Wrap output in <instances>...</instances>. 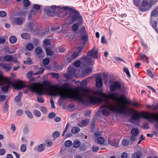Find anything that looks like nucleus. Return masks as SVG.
<instances>
[{"label": "nucleus", "mask_w": 158, "mask_h": 158, "mask_svg": "<svg viewBox=\"0 0 158 158\" xmlns=\"http://www.w3.org/2000/svg\"><path fill=\"white\" fill-rule=\"evenodd\" d=\"M119 99L120 100V103L122 105H125L127 106L126 104H129L132 105L137 107L140 106V104L137 102H131L129 101L127 99V97L123 94H119Z\"/></svg>", "instance_id": "4"}, {"label": "nucleus", "mask_w": 158, "mask_h": 158, "mask_svg": "<svg viewBox=\"0 0 158 158\" xmlns=\"http://www.w3.org/2000/svg\"><path fill=\"white\" fill-rule=\"evenodd\" d=\"M45 10L49 16H57L60 14V6L52 5L46 7Z\"/></svg>", "instance_id": "3"}, {"label": "nucleus", "mask_w": 158, "mask_h": 158, "mask_svg": "<svg viewBox=\"0 0 158 158\" xmlns=\"http://www.w3.org/2000/svg\"><path fill=\"white\" fill-rule=\"evenodd\" d=\"M131 132V135L130 136V144L131 145L136 140L138 135L139 133V131L138 128H133Z\"/></svg>", "instance_id": "6"}, {"label": "nucleus", "mask_w": 158, "mask_h": 158, "mask_svg": "<svg viewBox=\"0 0 158 158\" xmlns=\"http://www.w3.org/2000/svg\"><path fill=\"white\" fill-rule=\"evenodd\" d=\"M69 127V123H67L66 127H65L63 132L62 135L63 136H65L66 138H68L69 137V132L68 131V129Z\"/></svg>", "instance_id": "19"}, {"label": "nucleus", "mask_w": 158, "mask_h": 158, "mask_svg": "<svg viewBox=\"0 0 158 158\" xmlns=\"http://www.w3.org/2000/svg\"><path fill=\"white\" fill-rule=\"evenodd\" d=\"M45 48L47 54L48 55L50 56L52 55L53 52L50 48H46L45 47Z\"/></svg>", "instance_id": "33"}, {"label": "nucleus", "mask_w": 158, "mask_h": 158, "mask_svg": "<svg viewBox=\"0 0 158 158\" xmlns=\"http://www.w3.org/2000/svg\"><path fill=\"white\" fill-rule=\"evenodd\" d=\"M23 94L21 92L19 93L17 96L15 98L14 100L16 102H19L20 101L21 98Z\"/></svg>", "instance_id": "26"}, {"label": "nucleus", "mask_w": 158, "mask_h": 158, "mask_svg": "<svg viewBox=\"0 0 158 158\" xmlns=\"http://www.w3.org/2000/svg\"><path fill=\"white\" fill-rule=\"evenodd\" d=\"M27 146L25 144H23L21 145L20 148V150L21 152H24L26 151Z\"/></svg>", "instance_id": "35"}, {"label": "nucleus", "mask_w": 158, "mask_h": 158, "mask_svg": "<svg viewBox=\"0 0 158 158\" xmlns=\"http://www.w3.org/2000/svg\"><path fill=\"white\" fill-rule=\"evenodd\" d=\"M42 50L41 48L40 47H37L35 48V52L38 54H40L42 53Z\"/></svg>", "instance_id": "43"}, {"label": "nucleus", "mask_w": 158, "mask_h": 158, "mask_svg": "<svg viewBox=\"0 0 158 158\" xmlns=\"http://www.w3.org/2000/svg\"><path fill=\"white\" fill-rule=\"evenodd\" d=\"M14 87L15 88L20 89L25 87L24 84L21 81H17L14 85Z\"/></svg>", "instance_id": "13"}, {"label": "nucleus", "mask_w": 158, "mask_h": 158, "mask_svg": "<svg viewBox=\"0 0 158 158\" xmlns=\"http://www.w3.org/2000/svg\"><path fill=\"white\" fill-rule=\"evenodd\" d=\"M13 24L21 25L25 21V19L23 17H13L10 18Z\"/></svg>", "instance_id": "9"}, {"label": "nucleus", "mask_w": 158, "mask_h": 158, "mask_svg": "<svg viewBox=\"0 0 158 158\" xmlns=\"http://www.w3.org/2000/svg\"><path fill=\"white\" fill-rule=\"evenodd\" d=\"M23 5L25 7H27L30 5V1L28 0H23Z\"/></svg>", "instance_id": "42"}, {"label": "nucleus", "mask_w": 158, "mask_h": 158, "mask_svg": "<svg viewBox=\"0 0 158 158\" xmlns=\"http://www.w3.org/2000/svg\"><path fill=\"white\" fill-rule=\"evenodd\" d=\"M6 85V86L2 87V89L4 92L7 91L10 85L6 79L2 76L0 75V86Z\"/></svg>", "instance_id": "8"}, {"label": "nucleus", "mask_w": 158, "mask_h": 158, "mask_svg": "<svg viewBox=\"0 0 158 158\" xmlns=\"http://www.w3.org/2000/svg\"><path fill=\"white\" fill-rule=\"evenodd\" d=\"M26 48L28 50L31 51L34 48V46L32 44L30 43L28 44L26 46Z\"/></svg>", "instance_id": "41"}, {"label": "nucleus", "mask_w": 158, "mask_h": 158, "mask_svg": "<svg viewBox=\"0 0 158 158\" xmlns=\"http://www.w3.org/2000/svg\"><path fill=\"white\" fill-rule=\"evenodd\" d=\"M6 15V12L4 11H0V16L2 18L5 17Z\"/></svg>", "instance_id": "56"}, {"label": "nucleus", "mask_w": 158, "mask_h": 158, "mask_svg": "<svg viewBox=\"0 0 158 158\" xmlns=\"http://www.w3.org/2000/svg\"><path fill=\"white\" fill-rule=\"evenodd\" d=\"M13 59V57L11 55H6L4 56V59L6 61H10L12 60Z\"/></svg>", "instance_id": "37"}, {"label": "nucleus", "mask_w": 158, "mask_h": 158, "mask_svg": "<svg viewBox=\"0 0 158 158\" xmlns=\"http://www.w3.org/2000/svg\"><path fill=\"white\" fill-rule=\"evenodd\" d=\"M139 55L141 59L143 61L145 60V59H148V58L145 55L140 53L139 54Z\"/></svg>", "instance_id": "55"}, {"label": "nucleus", "mask_w": 158, "mask_h": 158, "mask_svg": "<svg viewBox=\"0 0 158 158\" xmlns=\"http://www.w3.org/2000/svg\"><path fill=\"white\" fill-rule=\"evenodd\" d=\"M96 86L98 88H100L102 86V80L101 77L98 76L96 77Z\"/></svg>", "instance_id": "16"}, {"label": "nucleus", "mask_w": 158, "mask_h": 158, "mask_svg": "<svg viewBox=\"0 0 158 158\" xmlns=\"http://www.w3.org/2000/svg\"><path fill=\"white\" fill-rule=\"evenodd\" d=\"M78 12L73 7L70 8V17L71 18V23H74L80 17Z\"/></svg>", "instance_id": "7"}, {"label": "nucleus", "mask_w": 158, "mask_h": 158, "mask_svg": "<svg viewBox=\"0 0 158 158\" xmlns=\"http://www.w3.org/2000/svg\"><path fill=\"white\" fill-rule=\"evenodd\" d=\"M28 87L31 91L41 95L44 93L50 95H60V98L66 100L69 98V83H65L61 86L51 85L50 83L45 82L43 84L33 83Z\"/></svg>", "instance_id": "2"}, {"label": "nucleus", "mask_w": 158, "mask_h": 158, "mask_svg": "<svg viewBox=\"0 0 158 158\" xmlns=\"http://www.w3.org/2000/svg\"><path fill=\"white\" fill-rule=\"evenodd\" d=\"M40 110L41 111L44 113L45 114L47 112L46 108L44 106H41L40 108Z\"/></svg>", "instance_id": "49"}, {"label": "nucleus", "mask_w": 158, "mask_h": 158, "mask_svg": "<svg viewBox=\"0 0 158 158\" xmlns=\"http://www.w3.org/2000/svg\"><path fill=\"white\" fill-rule=\"evenodd\" d=\"M83 31L84 34L81 35V40L83 41V44H85L88 41V35L86 32L84 27L83 28Z\"/></svg>", "instance_id": "12"}, {"label": "nucleus", "mask_w": 158, "mask_h": 158, "mask_svg": "<svg viewBox=\"0 0 158 158\" xmlns=\"http://www.w3.org/2000/svg\"><path fill=\"white\" fill-rule=\"evenodd\" d=\"M82 59H83L84 60H87V64L89 65H93L94 64V61L91 58H89L88 59H86V56H85V57H83Z\"/></svg>", "instance_id": "28"}, {"label": "nucleus", "mask_w": 158, "mask_h": 158, "mask_svg": "<svg viewBox=\"0 0 158 158\" xmlns=\"http://www.w3.org/2000/svg\"><path fill=\"white\" fill-rule=\"evenodd\" d=\"M70 70V78L71 76L72 77L76 73V70L74 69L71 68Z\"/></svg>", "instance_id": "36"}, {"label": "nucleus", "mask_w": 158, "mask_h": 158, "mask_svg": "<svg viewBox=\"0 0 158 158\" xmlns=\"http://www.w3.org/2000/svg\"><path fill=\"white\" fill-rule=\"evenodd\" d=\"M9 97H7V100L4 103L3 105L4 112L5 113L6 112L9 108V106L7 105V101L8 100Z\"/></svg>", "instance_id": "27"}, {"label": "nucleus", "mask_w": 158, "mask_h": 158, "mask_svg": "<svg viewBox=\"0 0 158 158\" xmlns=\"http://www.w3.org/2000/svg\"><path fill=\"white\" fill-rule=\"evenodd\" d=\"M0 66L6 71H9L11 69V66L6 64H0Z\"/></svg>", "instance_id": "20"}, {"label": "nucleus", "mask_w": 158, "mask_h": 158, "mask_svg": "<svg viewBox=\"0 0 158 158\" xmlns=\"http://www.w3.org/2000/svg\"><path fill=\"white\" fill-rule=\"evenodd\" d=\"M143 117L145 119L149 120L151 123H154L156 121H158V113H145L142 114Z\"/></svg>", "instance_id": "5"}, {"label": "nucleus", "mask_w": 158, "mask_h": 158, "mask_svg": "<svg viewBox=\"0 0 158 158\" xmlns=\"http://www.w3.org/2000/svg\"><path fill=\"white\" fill-rule=\"evenodd\" d=\"M80 131V129L77 127H73L71 130L72 132L74 134H77Z\"/></svg>", "instance_id": "32"}, {"label": "nucleus", "mask_w": 158, "mask_h": 158, "mask_svg": "<svg viewBox=\"0 0 158 158\" xmlns=\"http://www.w3.org/2000/svg\"><path fill=\"white\" fill-rule=\"evenodd\" d=\"M152 18L156 17L158 16V8H155L154 9L151 14Z\"/></svg>", "instance_id": "24"}, {"label": "nucleus", "mask_w": 158, "mask_h": 158, "mask_svg": "<svg viewBox=\"0 0 158 158\" xmlns=\"http://www.w3.org/2000/svg\"><path fill=\"white\" fill-rule=\"evenodd\" d=\"M44 45V46L49 45L50 44V42L49 40L46 39L45 40L43 41Z\"/></svg>", "instance_id": "54"}, {"label": "nucleus", "mask_w": 158, "mask_h": 158, "mask_svg": "<svg viewBox=\"0 0 158 158\" xmlns=\"http://www.w3.org/2000/svg\"><path fill=\"white\" fill-rule=\"evenodd\" d=\"M34 115L37 117H39L41 116V113L40 111L37 110H34L33 112Z\"/></svg>", "instance_id": "45"}, {"label": "nucleus", "mask_w": 158, "mask_h": 158, "mask_svg": "<svg viewBox=\"0 0 158 158\" xmlns=\"http://www.w3.org/2000/svg\"><path fill=\"white\" fill-rule=\"evenodd\" d=\"M70 88V99L72 98L78 100L83 103L85 102L98 104L103 101L107 102L109 98L114 102H106L100 107L102 114L106 116L110 114L109 110L118 112L120 114L127 115L134 112V110L128 106L122 105L119 99V94L117 93H112L108 95L97 90L95 91L86 88L79 87L76 89L72 93Z\"/></svg>", "instance_id": "1"}, {"label": "nucleus", "mask_w": 158, "mask_h": 158, "mask_svg": "<svg viewBox=\"0 0 158 158\" xmlns=\"http://www.w3.org/2000/svg\"><path fill=\"white\" fill-rule=\"evenodd\" d=\"M89 122V121L86 119L83 120L81 121V123L84 126L86 125Z\"/></svg>", "instance_id": "64"}, {"label": "nucleus", "mask_w": 158, "mask_h": 158, "mask_svg": "<svg viewBox=\"0 0 158 158\" xmlns=\"http://www.w3.org/2000/svg\"><path fill=\"white\" fill-rule=\"evenodd\" d=\"M98 143L100 144H103L104 142V139L102 137H98L97 139Z\"/></svg>", "instance_id": "34"}, {"label": "nucleus", "mask_w": 158, "mask_h": 158, "mask_svg": "<svg viewBox=\"0 0 158 158\" xmlns=\"http://www.w3.org/2000/svg\"><path fill=\"white\" fill-rule=\"evenodd\" d=\"M84 47L83 46H80L77 47V49L78 50V52H77L78 54L79 55L81 53V52L83 50V49Z\"/></svg>", "instance_id": "52"}, {"label": "nucleus", "mask_w": 158, "mask_h": 158, "mask_svg": "<svg viewBox=\"0 0 158 158\" xmlns=\"http://www.w3.org/2000/svg\"><path fill=\"white\" fill-rule=\"evenodd\" d=\"M36 12L34 9H32L30 13L28 14V18L29 19H31V15H35L36 13Z\"/></svg>", "instance_id": "47"}, {"label": "nucleus", "mask_w": 158, "mask_h": 158, "mask_svg": "<svg viewBox=\"0 0 158 158\" xmlns=\"http://www.w3.org/2000/svg\"><path fill=\"white\" fill-rule=\"evenodd\" d=\"M120 87L121 85L118 81L115 82L113 85H110V90L112 91H114L116 89L120 88Z\"/></svg>", "instance_id": "14"}, {"label": "nucleus", "mask_w": 158, "mask_h": 158, "mask_svg": "<svg viewBox=\"0 0 158 158\" xmlns=\"http://www.w3.org/2000/svg\"><path fill=\"white\" fill-rule=\"evenodd\" d=\"M25 114L30 118H33V115L32 113L29 110H26L25 111Z\"/></svg>", "instance_id": "38"}, {"label": "nucleus", "mask_w": 158, "mask_h": 158, "mask_svg": "<svg viewBox=\"0 0 158 158\" xmlns=\"http://www.w3.org/2000/svg\"><path fill=\"white\" fill-rule=\"evenodd\" d=\"M81 64V62L80 60H76L73 63V65L76 67H79Z\"/></svg>", "instance_id": "50"}, {"label": "nucleus", "mask_w": 158, "mask_h": 158, "mask_svg": "<svg viewBox=\"0 0 158 158\" xmlns=\"http://www.w3.org/2000/svg\"><path fill=\"white\" fill-rule=\"evenodd\" d=\"M17 40L16 38L14 36H11L9 38V41L11 44L15 43Z\"/></svg>", "instance_id": "29"}, {"label": "nucleus", "mask_w": 158, "mask_h": 158, "mask_svg": "<svg viewBox=\"0 0 158 158\" xmlns=\"http://www.w3.org/2000/svg\"><path fill=\"white\" fill-rule=\"evenodd\" d=\"M122 144L123 146H127L129 145V142L127 140L124 139L122 142Z\"/></svg>", "instance_id": "46"}, {"label": "nucleus", "mask_w": 158, "mask_h": 158, "mask_svg": "<svg viewBox=\"0 0 158 158\" xmlns=\"http://www.w3.org/2000/svg\"><path fill=\"white\" fill-rule=\"evenodd\" d=\"M81 142L78 140H75L73 143V147L75 148H78L81 145Z\"/></svg>", "instance_id": "30"}, {"label": "nucleus", "mask_w": 158, "mask_h": 158, "mask_svg": "<svg viewBox=\"0 0 158 158\" xmlns=\"http://www.w3.org/2000/svg\"><path fill=\"white\" fill-rule=\"evenodd\" d=\"M134 110V112H131L130 114H127L125 115H127L130 114H133V113H135V114H133L132 115L131 118L133 120H136L139 119L140 117V114L138 113H136V112L135 110L132 109Z\"/></svg>", "instance_id": "15"}, {"label": "nucleus", "mask_w": 158, "mask_h": 158, "mask_svg": "<svg viewBox=\"0 0 158 158\" xmlns=\"http://www.w3.org/2000/svg\"><path fill=\"white\" fill-rule=\"evenodd\" d=\"M21 37L25 39H28L30 38V35L27 33H23L21 34Z\"/></svg>", "instance_id": "31"}, {"label": "nucleus", "mask_w": 158, "mask_h": 158, "mask_svg": "<svg viewBox=\"0 0 158 158\" xmlns=\"http://www.w3.org/2000/svg\"><path fill=\"white\" fill-rule=\"evenodd\" d=\"M157 1L158 0H150V7H151L153 5L155 4Z\"/></svg>", "instance_id": "61"}, {"label": "nucleus", "mask_w": 158, "mask_h": 158, "mask_svg": "<svg viewBox=\"0 0 158 158\" xmlns=\"http://www.w3.org/2000/svg\"><path fill=\"white\" fill-rule=\"evenodd\" d=\"M7 97L6 96L4 95H0V102H4L5 100H7Z\"/></svg>", "instance_id": "44"}, {"label": "nucleus", "mask_w": 158, "mask_h": 158, "mask_svg": "<svg viewBox=\"0 0 158 158\" xmlns=\"http://www.w3.org/2000/svg\"><path fill=\"white\" fill-rule=\"evenodd\" d=\"M60 135V132L58 131H56L54 132L52 134V137L55 139L58 138Z\"/></svg>", "instance_id": "39"}, {"label": "nucleus", "mask_w": 158, "mask_h": 158, "mask_svg": "<svg viewBox=\"0 0 158 158\" xmlns=\"http://www.w3.org/2000/svg\"><path fill=\"white\" fill-rule=\"evenodd\" d=\"M79 28L78 25L76 23L74 24L72 26V30L74 31H76Z\"/></svg>", "instance_id": "40"}, {"label": "nucleus", "mask_w": 158, "mask_h": 158, "mask_svg": "<svg viewBox=\"0 0 158 158\" xmlns=\"http://www.w3.org/2000/svg\"><path fill=\"white\" fill-rule=\"evenodd\" d=\"M79 56V55L77 52H73L71 55V58H70V61L73 60Z\"/></svg>", "instance_id": "23"}, {"label": "nucleus", "mask_w": 158, "mask_h": 158, "mask_svg": "<svg viewBox=\"0 0 158 158\" xmlns=\"http://www.w3.org/2000/svg\"><path fill=\"white\" fill-rule=\"evenodd\" d=\"M99 149V148L95 145H94L92 147V151L94 152H96Z\"/></svg>", "instance_id": "51"}, {"label": "nucleus", "mask_w": 158, "mask_h": 158, "mask_svg": "<svg viewBox=\"0 0 158 158\" xmlns=\"http://www.w3.org/2000/svg\"><path fill=\"white\" fill-rule=\"evenodd\" d=\"M69 23H67L64 24L62 27L61 31L63 32H64L67 31L69 30Z\"/></svg>", "instance_id": "22"}, {"label": "nucleus", "mask_w": 158, "mask_h": 158, "mask_svg": "<svg viewBox=\"0 0 158 158\" xmlns=\"http://www.w3.org/2000/svg\"><path fill=\"white\" fill-rule=\"evenodd\" d=\"M123 70L126 73L127 75L128 76V77H131V75L128 69L127 68H124L123 69Z\"/></svg>", "instance_id": "58"}, {"label": "nucleus", "mask_w": 158, "mask_h": 158, "mask_svg": "<svg viewBox=\"0 0 158 158\" xmlns=\"http://www.w3.org/2000/svg\"><path fill=\"white\" fill-rule=\"evenodd\" d=\"M32 62L31 59L29 57H28L27 58V61H24V63L26 64H31Z\"/></svg>", "instance_id": "53"}, {"label": "nucleus", "mask_w": 158, "mask_h": 158, "mask_svg": "<svg viewBox=\"0 0 158 158\" xmlns=\"http://www.w3.org/2000/svg\"><path fill=\"white\" fill-rule=\"evenodd\" d=\"M23 114V111L22 110H19L16 112V115L17 116H22Z\"/></svg>", "instance_id": "48"}, {"label": "nucleus", "mask_w": 158, "mask_h": 158, "mask_svg": "<svg viewBox=\"0 0 158 158\" xmlns=\"http://www.w3.org/2000/svg\"><path fill=\"white\" fill-rule=\"evenodd\" d=\"M142 155V153L141 152L138 151L135 152L132 155V158H140V156Z\"/></svg>", "instance_id": "21"}, {"label": "nucleus", "mask_w": 158, "mask_h": 158, "mask_svg": "<svg viewBox=\"0 0 158 158\" xmlns=\"http://www.w3.org/2000/svg\"><path fill=\"white\" fill-rule=\"evenodd\" d=\"M49 61L50 60L48 59L45 58L43 60V64L46 65L49 63Z\"/></svg>", "instance_id": "60"}, {"label": "nucleus", "mask_w": 158, "mask_h": 158, "mask_svg": "<svg viewBox=\"0 0 158 158\" xmlns=\"http://www.w3.org/2000/svg\"><path fill=\"white\" fill-rule=\"evenodd\" d=\"M151 22L152 26L154 29H156L157 25V21H153L152 20Z\"/></svg>", "instance_id": "59"}, {"label": "nucleus", "mask_w": 158, "mask_h": 158, "mask_svg": "<svg viewBox=\"0 0 158 158\" xmlns=\"http://www.w3.org/2000/svg\"><path fill=\"white\" fill-rule=\"evenodd\" d=\"M32 71H30L27 74L26 76L28 78H30L33 75H35Z\"/></svg>", "instance_id": "62"}, {"label": "nucleus", "mask_w": 158, "mask_h": 158, "mask_svg": "<svg viewBox=\"0 0 158 158\" xmlns=\"http://www.w3.org/2000/svg\"><path fill=\"white\" fill-rule=\"evenodd\" d=\"M109 139L108 140V143H109L111 145L114 146L115 147H117L118 146V142L115 139H113L111 142H110Z\"/></svg>", "instance_id": "25"}, {"label": "nucleus", "mask_w": 158, "mask_h": 158, "mask_svg": "<svg viewBox=\"0 0 158 158\" xmlns=\"http://www.w3.org/2000/svg\"><path fill=\"white\" fill-rule=\"evenodd\" d=\"M69 13V6H60V14L63 13V16L64 17H68Z\"/></svg>", "instance_id": "10"}, {"label": "nucleus", "mask_w": 158, "mask_h": 158, "mask_svg": "<svg viewBox=\"0 0 158 158\" xmlns=\"http://www.w3.org/2000/svg\"><path fill=\"white\" fill-rule=\"evenodd\" d=\"M45 148V145L43 144H41L38 146L35 147L34 150L35 151H36L38 152H40L44 150Z\"/></svg>", "instance_id": "17"}, {"label": "nucleus", "mask_w": 158, "mask_h": 158, "mask_svg": "<svg viewBox=\"0 0 158 158\" xmlns=\"http://www.w3.org/2000/svg\"><path fill=\"white\" fill-rule=\"evenodd\" d=\"M94 47L91 50L89 51L87 53V56H91L94 58H98V50L94 52Z\"/></svg>", "instance_id": "11"}, {"label": "nucleus", "mask_w": 158, "mask_h": 158, "mask_svg": "<svg viewBox=\"0 0 158 158\" xmlns=\"http://www.w3.org/2000/svg\"><path fill=\"white\" fill-rule=\"evenodd\" d=\"M65 146L67 148H62V150H63V151L62 152L63 153L66 152L69 153V140H67L65 141L64 143Z\"/></svg>", "instance_id": "18"}, {"label": "nucleus", "mask_w": 158, "mask_h": 158, "mask_svg": "<svg viewBox=\"0 0 158 158\" xmlns=\"http://www.w3.org/2000/svg\"><path fill=\"white\" fill-rule=\"evenodd\" d=\"M38 101L40 103H43L44 102V99L41 96H39L37 98Z\"/></svg>", "instance_id": "63"}, {"label": "nucleus", "mask_w": 158, "mask_h": 158, "mask_svg": "<svg viewBox=\"0 0 158 158\" xmlns=\"http://www.w3.org/2000/svg\"><path fill=\"white\" fill-rule=\"evenodd\" d=\"M29 128L27 127H25L23 129V132L24 134H27L29 131Z\"/></svg>", "instance_id": "57"}]
</instances>
